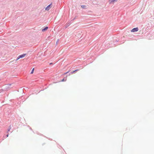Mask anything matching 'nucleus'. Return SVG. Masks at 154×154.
Segmentation results:
<instances>
[{
	"instance_id": "f257e3e1",
	"label": "nucleus",
	"mask_w": 154,
	"mask_h": 154,
	"mask_svg": "<svg viewBox=\"0 0 154 154\" xmlns=\"http://www.w3.org/2000/svg\"><path fill=\"white\" fill-rule=\"evenodd\" d=\"M26 54H23L22 55H20L19 56L17 57V58L16 59V60L17 61V60H18L19 59H20V58H23V57H24L26 56Z\"/></svg>"
},
{
	"instance_id": "f03ea898",
	"label": "nucleus",
	"mask_w": 154,
	"mask_h": 154,
	"mask_svg": "<svg viewBox=\"0 0 154 154\" xmlns=\"http://www.w3.org/2000/svg\"><path fill=\"white\" fill-rule=\"evenodd\" d=\"M52 4H51L50 5L47 6L45 9V10L48 11L51 7Z\"/></svg>"
},
{
	"instance_id": "7ed1b4c3",
	"label": "nucleus",
	"mask_w": 154,
	"mask_h": 154,
	"mask_svg": "<svg viewBox=\"0 0 154 154\" xmlns=\"http://www.w3.org/2000/svg\"><path fill=\"white\" fill-rule=\"evenodd\" d=\"M138 30V29L137 27V28H134L133 29H132L131 30V32H134L137 31Z\"/></svg>"
},
{
	"instance_id": "20e7f679",
	"label": "nucleus",
	"mask_w": 154,
	"mask_h": 154,
	"mask_svg": "<svg viewBox=\"0 0 154 154\" xmlns=\"http://www.w3.org/2000/svg\"><path fill=\"white\" fill-rule=\"evenodd\" d=\"M117 0H109V4H111L114 2H116Z\"/></svg>"
},
{
	"instance_id": "39448f33",
	"label": "nucleus",
	"mask_w": 154,
	"mask_h": 154,
	"mask_svg": "<svg viewBox=\"0 0 154 154\" xmlns=\"http://www.w3.org/2000/svg\"><path fill=\"white\" fill-rule=\"evenodd\" d=\"M48 29V27H46L44 29H42V31L44 32L46 30H47Z\"/></svg>"
},
{
	"instance_id": "423d86ee",
	"label": "nucleus",
	"mask_w": 154,
	"mask_h": 154,
	"mask_svg": "<svg viewBox=\"0 0 154 154\" xmlns=\"http://www.w3.org/2000/svg\"><path fill=\"white\" fill-rule=\"evenodd\" d=\"M34 70V68H33L32 69V71L31 72V74H32L33 73Z\"/></svg>"
},
{
	"instance_id": "0eeeda50",
	"label": "nucleus",
	"mask_w": 154,
	"mask_h": 154,
	"mask_svg": "<svg viewBox=\"0 0 154 154\" xmlns=\"http://www.w3.org/2000/svg\"><path fill=\"white\" fill-rule=\"evenodd\" d=\"M77 71V70H75V71H73V72H71V74H73V73H74L75 72V71Z\"/></svg>"
},
{
	"instance_id": "6e6552de",
	"label": "nucleus",
	"mask_w": 154,
	"mask_h": 154,
	"mask_svg": "<svg viewBox=\"0 0 154 154\" xmlns=\"http://www.w3.org/2000/svg\"><path fill=\"white\" fill-rule=\"evenodd\" d=\"M81 7L82 8H84L86 6L85 5H82Z\"/></svg>"
},
{
	"instance_id": "1a4fd4ad",
	"label": "nucleus",
	"mask_w": 154,
	"mask_h": 154,
	"mask_svg": "<svg viewBox=\"0 0 154 154\" xmlns=\"http://www.w3.org/2000/svg\"><path fill=\"white\" fill-rule=\"evenodd\" d=\"M69 72V71H68V72H66V73H64V74L65 75L67 73H68V72Z\"/></svg>"
},
{
	"instance_id": "9d476101",
	"label": "nucleus",
	"mask_w": 154,
	"mask_h": 154,
	"mask_svg": "<svg viewBox=\"0 0 154 154\" xmlns=\"http://www.w3.org/2000/svg\"><path fill=\"white\" fill-rule=\"evenodd\" d=\"M64 81V79H63L62 80V82H63V81Z\"/></svg>"
},
{
	"instance_id": "9b49d317",
	"label": "nucleus",
	"mask_w": 154,
	"mask_h": 154,
	"mask_svg": "<svg viewBox=\"0 0 154 154\" xmlns=\"http://www.w3.org/2000/svg\"><path fill=\"white\" fill-rule=\"evenodd\" d=\"M8 135H7V137H8Z\"/></svg>"
}]
</instances>
